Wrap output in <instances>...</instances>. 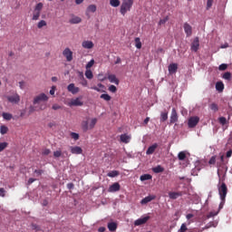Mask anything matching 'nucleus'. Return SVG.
I'll return each instance as SVG.
<instances>
[{
  "label": "nucleus",
  "instance_id": "f257e3e1",
  "mask_svg": "<svg viewBox=\"0 0 232 232\" xmlns=\"http://www.w3.org/2000/svg\"><path fill=\"white\" fill-rule=\"evenodd\" d=\"M133 6V0H122L121 9H120V14L121 15H126L128 12L131 11V8Z\"/></svg>",
  "mask_w": 232,
  "mask_h": 232
},
{
  "label": "nucleus",
  "instance_id": "f03ea898",
  "mask_svg": "<svg viewBox=\"0 0 232 232\" xmlns=\"http://www.w3.org/2000/svg\"><path fill=\"white\" fill-rule=\"evenodd\" d=\"M43 6H44V5H43V3H38L35 7L34 10L33 12V21H39V17H41V12L43 10Z\"/></svg>",
  "mask_w": 232,
  "mask_h": 232
},
{
  "label": "nucleus",
  "instance_id": "7ed1b4c3",
  "mask_svg": "<svg viewBox=\"0 0 232 232\" xmlns=\"http://www.w3.org/2000/svg\"><path fill=\"white\" fill-rule=\"evenodd\" d=\"M220 200H224L227 196V186L223 182L218 187Z\"/></svg>",
  "mask_w": 232,
  "mask_h": 232
},
{
  "label": "nucleus",
  "instance_id": "20e7f679",
  "mask_svg": "<svg viewBox=\"0 0 232 232\" xmlns=\"http://www.w3.org/2000/svg\"><path fill=\"white\" fill-rule=\"evenodd\" d=\"M63 57H65L67 63H72L73 61V52L70 48H65L63 52Z\"/></svg>",
  "mask_w": 232,
  "mask_h": 232
},
{
  "label": "nucleus",
  "instance_id": "39448f33",
  "mask_svg": "<svg viewBox=\"0 0 232 232\" xmlns=\"http://www.w3.org/2000/svg\"><path fill=\"white\" fill-rule=\"evenodd\" d=\"M8 102H11V104H18V102H21V97L19 94L15 93L13 95L7 96Z\"/></svg>",
  "mask_w": 232,
  "mask_h": 232
},
{
  "label": "nucleus",
  "instance_id": "423d86ee",
  "mask_svg": "<svg viewBox=\"0 0 232 232\" xmlns=\"http://www.w3.org/2000/svg\"><path fill=\"white\" fill-rule=\"evenodd\" d=\"M48 101V96L45 93H41L34 99V104H39V102H46Z\"/></svg>",
  "mask_w": 232,
  "mask_h": 232
},
{
  "label": "nucleus",
  "instance_id": "0eeeda50",
  "mask_svg": "<svg viewBox=\"0 0 232 232\" xmlns=\"http://www.w3.org/2000/svg\"><path fill=\"white\" fill-rule=\"evenodd\" d=\"M175 122H179V114L177 113V110L173 108L170 114L169 123L175 124Z\"/></svg>",
  "mask_w": 232,
  "mask_h": 232
},
{
  "label": "nucleus",
  "instance_id": "6e6552de",
  "mask_svg": "<svg viewBox=\"0 0 232 232\" xmlns=\"http://www.w3.org/2000/svg\"><path fill=\"white\" fill-rule=\"evenodd\" d=\"M200 118H198V116L191 117L188 122V128H195V126L198 124Z\"/></svg>",
  "mask_w": 232,
  "mask_h": 232
},
{
  "label": "nucleus",
  "instance_id": "1a4fd4ad",
  "mask_svg": "<svg viewBox=\"0 0 232 232\" xmlns=\"http://www.w3.org/2000/svg\"><path fill=\"white\" fill-rule=\"evenodd\" d=\"M198 48H200V42L198 40V37H196L191 44L190 50L192 52H198Z\"/></svg>",
  "mask_w": 232,
  "mask_h": 232
},
{
  "label": "nucleus",
  "instance_id": "9d476101",
  "mask_svg": "<svg viewBox=\"0 0 232 232\" xmlns=\"http://www.w3.org/2000/svg\"><path fill=\"white\" fill-rule=\"evenodd\" d=\"M67 90H68V92H70V93H72V95H75V94L79 93V92H81V89H79V87H76L75 83H70L67 86Z\"/></svg>",
  "mask_w": 232,
  "mask_h": 232
},
{
  "label": "nucleus",
  "instance_id": "9b49d317",
  "mask_svg": "<svg viewBox=\"0 0 232 232\" xmlns=\"http://www.w3.org/2000/svg\"><path fill=\"white\" fill-rule=\"evenodd\" d=\"M109 193H116V191H121V184L119 182H115L111 185L108 188Z\"/></svg>",
  "mask_w": 232,
  "mask_h": 232
},
{
  "label": "nucleus",
  "instance_id": "f8f14e48",
  "mask_svg": "<svg viewBox=\"0 0 232 232\" xmlns=\"http://www.w3.org/2000/svg\"><path fill=\"white\" fill-rule=\"evenodd\" d=\"M82 97L72 99L68 105L69 106H82V104H84V103L82 102Z\"/></svg>",
  "mask_w": 232,
  "mask_h": 232
},
{
  "label": "nucleus",
  "instance_id": "ddd939ff",
  "mask_svg": "<svg viewBox=\"0 0 232 232\" xmlns=\"http://www.w3.org/2000/svg\"><path fill=\"white\" fill-rule=\"evenodd\" d=\"M148 220H150V216L140 218L134 221V226H142V225L146 224V222H148Z\"/></svg>",
  "mask_w": 232,
  "mask_h": 232
},
{
  "label": "nucleus",
  "instance_id": "4468645a",
  "mask_svg": "<svg viewBox=\"0 0 232 232\" xmlns=\"http://www.w3.org/2000/svg\"><path fill=\"white\" fill-rule=\"evenodd\" d=\"M70 150H71V153H72V155H82V148H81L79 146H71Z\"/></svg>",
  "mask_w": 232,
  "mask_h": 232
},
{
  "label": "nucleus",
  "instance_id": "2eb2a0df",
  "mask_svg": "<svg viewBox=\"0 0 232 232\" xmlns=\"http://www.w3.org/2000/svg\"><path fill=\"white\" fill-rule=\"evenodd\" d=\"M183 28L185 30V34H187V37L191 36V34H193V28L191 27V25H189V24L185 23L183 25Z\"/></svg>",
  "mask_w": 232,
  "mask_h": 232
},
{
  "label": "nucleus",
  "instance_id": "dca6fc26",
  "mask_svg": "<svg viewBox=\"0 0 232 232\" xmlns=\"http://www.w3.org/2000/svg\"><path fill=\"white\" fill-rule=\"evenodd\" d=\"M182 195H183L182 191L169 192V197L171 200H177V198H179V197H182Z\"/></svg>",
  "mask_w": 232,
  "mask_h": 232
},
{
  "label": "nucleus",
  "instance_id": "f3484780",
  "mask_svg": "<svg viewBox=\"0 0 232 232\" xmlns=\"http://www.w3.org/2000/svg\"><path fill=\"white\" fill-rule=\"evenodd\" d=\"M82 48H85L86 50H92V48H93L94 44H93V42H92V41H83L82 43Z\"/></svg>",
  "mask_w": 232,
  "mask_h": 232
},
{
  "label": "nucleus",
  "instance_id": "a211bd4d",
  "mask_svg": "<svg viewBox=\"0 0 232 232\" xmlns=\"http://www.w3.org/2000/svg\"><path fill=\"white\" fill-rule=\"evenodd\" d=\"M157 148H159V144L154 143L151 146H150L146 151L147 155H153V153H155V150H157Z\"/></svg>",
  "mask_w": 232,
  "mask_h": 232
},
{
  "label": "nucleus",
  "instance_id": "6ab92c4d",
  "mask_svg": "<svg viewBox=\"0 0 232 232\" xmlns=\"http://www.w3.org/2000/svg\"><path fill=\"white\" fill-rule=\"evenodd\" d=\"M155 198H156V197L154 195L147 196L143 199H141L140 204H142V206H144L145 204L151 202V200H155Z\"/></svg>",
  "mask_w": 232,
  "mask_h": 232
},
{
  "label": "nucleus",
  "instance_id": "aec40b11",
  "mask_svg": "<svg viewBox=\"0 0 232 232\" xmlns=\"http://www.w3.org/2000/svg\"><path fill=\"white\" fill-rule=\"evenodd\" d=\"M177 70H179V64L177 63H170L169 65V73H177Z\"/></svg>",
  "mask_w": 232,
  "mask_h": 232
},
{
  "label": "nucleus",
  "instance_id": "412c9836",
  "mask_svg": "<svg viewBox=\"0 0 232 232\" xmlns=\"http://www.w3.org/2000/svg\"><path fill=\"white\" fill-rule=\"evenodd\" d=\"M120 139H121V142H123L124 144H128L130 140H131V137H130V135L128 134H121L120 136Z\"/></svg>",
  "mask_w": 232,
  "mask_h": 232
},
{
  "label": "nucleus",
  "instance_id": "4be33fe9",
  "mask_svg": "<svg viewBox=\"0 0 232 232\" xmlns=\"http://www.w3.org/2000/svg\"><path fill=\"white\" fill-rule=\"evenodd\" d=\"M108 79L110 82H113L114 84L119 85V80L117 79V76L115 74H109Z\"/></svg>",
  "mask_w": 232,
  "mask_h": 232
},
{
  "label": "nucleus",
  "instance_id": "5701e85b",
  "mask_svg": "<svg viewBox=\"0 0 232 232\" xmlns=\"http://www.w3.org/2000/svg\"><path fill=\"white\" fill-rule=\"evenodd\" d=\"M107 227H108L109 231H111V232L117 231V223L110 222V223H108Z\"/></svg>",
  "mask_w": 232,
  "mask_h": 232
},
{
  "label": "nucleus",
  "instance_id": "b1692460",
  "mask_svg": "<svg viewBox=\"0 0 232 232\" xmlns=\"http://www.w3.org/2000/svg\"><path fill=\"white\" fill-rule=\"evenodd\" d=\"M82 21V19H81V17L74 16L69 21V23H71V24H79V23H81Z\"/></svg>",
  "mask_w": 232,
  "mask_h": 232
},
{
  "label": "nucleus",
  "instance_id": "393cba45",
  "mask_svg": "<svg viewBox=\"0 0 232 232\" xmlns=\"http://www.w3.org/2000/svg\"><path fill=\"white\" fill-rule=\"evenodd\" d=\"M216 90H217L218 92H224V82H218L216 83Z\"/></svg>",
  "mask_w": 232,
  "mask_h": 232
},
{
  "label": "nucleus",
  "instance_id": "a878e982",
  "mask_svg": "<svg viewBox=\"0 0 232 232\" xmlns=\"http://www.w3.org/2000/svg\"><path fill=\"white\" fill-rule=\"evenodd\" d=\"M151 179H153V177L150 174H144V175H141L140 178L141 182H144V180H151Z\"/></svg>",
  "mask_w": 232,
  "mask_h": 232
},
{
  "label": "nucleus",
  "instance_id": "bb28decb",
  "mask_svg": "<svg viewBox=\"0 0 232 232\" xmlns=\"http://www.w3.org/2000/svg\"><path fill=\"white\" fill-rule=\"evenodd\" d=\"M82 129L83 131H88V130H90V125H88V121H82Z\"/></svg>",
  "mask_w": 232,
  "mask_h": 232
},
{
  "label": "nucleus",
  "instance_id": "cd10ccee",
  "mask_svg": "<svg viewBox=\"0 0 232 232\" xmlns=\"http://www.w3.org/2000/svg\"><path fill=\"white\" fill-rule=\"evenodd\" d=\"M152 171L154 173H162L164 171V168H162V166L158 165L157 167L152 169Z\"/></svg>",
  "mask_w": 232,
  "mask_h": 232
},
{
  "label": "nucleus",
  "instance_id": "c85d7f7f",
  "mask_svg": "<svg viewBox=\"0 0 232 232\" xmlns=\"http://www.w3.org/2000/svg\"><path fill=\"white\" fill-rule=\"evenodd\" d=\"M0 133L1 135H6V133H8V127H6V125H1Z\"/></svg>",
  "mask_w": 232,
  "mask_h": 232
},
{
  "label": "nucleus",
  "instance_id": "c756f323",
  "mask_svg": "<svg viewBox=\"0 0 232 232\" xmlns=\"http://www.w3.org/2000/svg\"><path fill=\"white\" fill-rule=\"evenodd\" d=\"M87 12H92V14H95V12H97V5H90L87 7Z\"/></svg>",
  "mask_w": 232,
  "mask_h": 232
},
{
  "label": "nucleus",
  "instance_id": "7c9ffc66",
  "mask_svg": "<svg viewBox=\"0 0 232 232\" xmlns=\"http://www.w3.org/2000/svg\"><path fill=\"white\" fill-rule=\"evenodd\" d=\"M111 6H113L114 8H117V6L121 5L120 0H110Z\"/></svg>",
  "mask_w": 232,
  "mask_h": 232
},
{
  "label": "nucleus",
  "instance_id": "2f4dec72",
  "mask_svg": "<svg viewBox=\"0 0 232 232\" xmlns=\"http://www.w3.org/2000/svg\"><path fill=\"white\" fill-rule=\"evenodd\" d=\"M218 225V222H209L208 225L205 226V227H203L204 229H209V227H217V226Z\"/></svg>",
  "mask_w": 232,
  "mask_h": 232
},
{
  "label": "nucleus",
  "instance_id": "473e14b6",
  "mask_svg": "<svg viewBox=\"0 0 232 232\" xmlns=\"http://www.w3.org/2000/svg\"><path fill=\"white\" fill-rule=\"evenodd\" d=\"M135 46L136 48H138V50H140V48H142V43L140 42V38H135Z\"/></svg>",
  "mask_w": 232,
  "mask_h": 232
},
{
  "label": "nucleus",
  "instance_id": "72a5a7b5",
  "mask_svg": "<svg viewBox=\"0 0 232 232\" xmlns=\"http://www.w3.org/2000/svg\"><path fill=\"white\" fill-rule=\"evenodd\" d=\"M85 77L86 79H93V72H92V70L87 69L85 71Z\"/></svg>",
  "mask_w": 232,
  "mask_h": 232
},
{
  "label": "nucleus",
  "instance_id": "f704fd0d",
  "mask_svg": "<svg viewBox=\"0 0 232 232\" xmlns=\"http://www.w3.org/2000/svg\"><path fill=\"white\" fill-rule=\"evenodd\" d=\"M95 124H97V118L92 119L89 124V130H93L95 128Z\"/></svg>",
  "mask_w": 232,
  "mask_h": 232
},
{
  "label": "nucleus",
  "instance_id": "c9c22d12",
  "mask_svg": "<svg viewBox=\"0 0 232 232\" xmlns=\"http://www.w3.org/2000/svg\"><path fill=\"white\" fill-rule=\"evenodd\" d=\"M80 77L82 79V82H81L82 86H88V81L84 79V74H82V72H80Z\"/></svg>",
  "mask_w": 232,
  "mask_h": 232
},
{
  "label": "nucleus",
  "instance_id": "e433bc0d",
  "mask_svg": "<svg viewBox=\"0 0 232 232\" xmlns=\"http://www.w3.org/2000/svg\"><path fill=\"white\" fill-rule=\"evenodd\" d=\"M111 179H113L115 177H119V171L118 170H112L107 174Z\"/></svg>",
  "mask_w": 232,
  "mask_h": 232
},
{
  "label": "nucleus",
  "instance_id": "4c0bfd02",
  "mask_svg": "<svg viewBox=\"0 0 232 232\" xmlns=\"http://www.w3.org/2000/svg\"><path fill=\"white\" fill-rule=\"evenodd\" d=\"M209 108L212 111L216 113V111H218V104L213 102L209 105Z\"/></svg>",
  "mask_w": 232,
  "mask_h": 232
},
{
  "label": "nucleus",
  "instance_id": "58836bf2",
  "mask_svg": "<svg viewBox=\"0 0 232 232\" xmlns=\"http://www.w3.org/2000/svg\"><path fill=\"white\" fill-rule=\"evenodd\" d=\"M6 148H8V142H6V141L0 142V153H1V151H5V150H6Z\"/></svg>",
  "mask_w": 232,
  "mask_h": 232
},
{
  "label": "nucleus",
  "instance_id": "ea45409f",
  "mask_svg": "<svg viewBox=\"0 0 232 232\" xmlns=\"http://www.w3.org/2000/svg\"><path fill=\"white\" fill-rule=\"evenodd\" d=\"M178 159H179V160H186V152L185 151H180L178 154Z\"/></svg>",
  "mask_w": 232,
  "mask_h": 232
},
{
  "label": "nucleus",
  "instance_id": "a19ab883",
  "mask_svg": "<svg viewBox=\"0 0 232 232\" xmlns=\"http://www.w3.org/2000/svg\"><path fill=\"white\" fill-rule=\"evenodd\" d=\"M2 117L5 120V121H12V114L8 113V112H4L2 114Z\"/></svg>",
  "mask_w": 232,
  "mask_h": 232
},
{
  "label": "nucleus",
  "instance_id": "79ce46f5",
  "mask_svg": "<svg viewBox=\"0 0 232 232\" xmlns=\"http://www.w3.org/2000/svg\"><path fill=\"white\" fill-rule=\"evenodd\" d=\"M160 121L161 122H166V121H168V112H161Z\"/></svg>",
  "mask_w": 232,
  "mask_h": 232
},
{
  "label": "nucleus",
  "instance_id": "37998d69",
  "mask_svg": "<svg viewBox=\"0 0 232 232\" xmlns=\"http://www.w3.org/2000/svg\"><path fill=\"white\" fill-rule=\"evenodd\" d=\"M223 79H225L226 81H231V72H227L223 74Z\"/></svg>",
  "mask_w": 232,
  "mask_h": 232
},
{
  "label": "nucleus",
  "instance_id": "c03bdc74",
  "mask_svg": "<svg viewBox=\"0 0 232 232\" xmlns=\"http://www.w3.org/2000/svg\"><path fill=\"white\" fill-rule=\"evenodd\" d=\"M101 99H103V101H111V96H110V94H102Z\"/></svg>",
  "mask_w": 232,
  "mask_h": 232
},
{
  "label": "nucleus",
  "instance_id": "a18cd8bd",
  "mask_svg": "<svg viewBox=\"0 0 232 232\" xmlns=\"http://www.w3.org/2000/svg\"><path fill=\"white\" fill-rule=\"evenodd\" d=\"M168 21H169V16H166L165 18L160 19L159 22V24L160 25L166 24V23H168Z\"/></svg>",
  "mask_w": 232,
  "mask_h": 232
},
{
  "label": "nucleus",
  "instance_id": "49530a36",
  "mask_svg": "<svg viewBox=\"0 0 232 232\" xmlns=\"http://www.w3.org/2000/svg\"><path fill=\"white\" fill-rule=\"evenodd\" d=\"M188 231V227L186 226V223L181 224L180 228L178 230V232H186Z\"/></svg>",
  "mask_w": 232,
  "mask_h": 232
},
{
  "label": "nucleus",
  "instance_id": "de8ad7c7",
  "mask_svg": "<svg viewBox=\"0 0 232 232\" xmlns=\"http://www.w3.org/2000/svg\"><path fill=\"white\" fill-rule=\"evenodd\" d=\"M219 72H224L225 70H227V63H222L218 66Z\"/></svg>",
  "mask_w": 232,
  "mask_h": 232
},
{
  "label": "nucleus",
  "instance_id": "09e8293b",
  "mask_svg": "<svg viewBox=\"0 0 232 232\" xmlns=\"http://www.w3.org/2000/svg\"><path fill=\"white\" fill-rule=\"evenodd\" d=\"M93 64H95V60H91L85 66L86 70H90Z\"/></svg>",
  "mask_w": 232,
  "mask_h": 232
},
{
  "label": "nucleus",
  "instance_id": "8fccbe9b",
  "mask_svg": "<svg viewBox=\"0 0 232 232\" xmlns=\"http://www.w3.org/2000/svg\"><path fill=\"white\" fill-rule=\"evenodd\" d=\"M63 155V151L61 150H56L53 152V157H55V159H59V157H61Z\"/></svg>",
  "mask_w": 232,
  "mask_h": 232
},
{
  "label": "nucleus",
  "instance_id": "3c124183",
  "mask_svg": "<svg viewBox=\"0 0 232 232\" xmlns=\"http://www.w3.org/2000/svg\"><path fill=\"white\" fill-rule=\"evenodd\" d=\"M43 26H46V21L44 20H41L37 24L38 28H43Z\"/></svg>",
  "mask_w": 232,
  "mask_h": 232
},
{
  "label": "nucleus",
  "instance_id": "603ef678",
  "mask_svg": "<svg viewBox=\"0 0 232 232\" xmlns=\"http://www.w3.org/2000/svg\"><path fill=\"white\" fill-rule=\"evenodd\" d=\"M71 137L72 139H73L74 140H79V134L77 132H72L71 133Z\"/></svg>",
  "mask_w": 232,
  "mask_h": 232
},
{
  "label": "nucleus",
  "instance_id": "864d4df0",
  "mask_svg": "<svg viewBox=\"0 0 232 232\" xmlns=\"http://www.w3.org/2000/svg\"><path fill=\"white\" fill-rule=\"evenodd\" d=\"M217 215H218V212H209L207 216V218H211L213 217H217Z\"/></svg>",
  "mask_w": 232,
  "mask_h": 232
},
{
  "label": "nucleus",
  "instance_id": "5fc2aeb1",
  "mask_svg": "<svg viewBox=\"0 0 232 232\" xmlns=\"http://www.w3.org/2000/svg\"><path fill=\"white\" fill-rule=\"evenodd\" d=\"M109 92H111V93H116L117 92V87L115 85H111L109 87Z\"/></svg>",
  "mask_w": 232,
  "mask_h": 232
},
{
  "label": "nucleus",
  "instance_id": "6e6d98bb",
  "mask_svg": "<svg viewBox=\"0 0 232 232\" xmlns=\"http://www.w3.org/2000/svg\"><path fill=\"white\" fill-rule=\"evenodd\" d=\"M213 1L214 0H208L207 1V10H209V8H211V6H213Z\"/></svg>",
  "mask_w": 232,
  "mask_h": 232
},
{
  "label": "nucleus",
  "instance_id": "4d7b16f0",
  "mask_svg": "<svg viewBox=\"0 0 232 232\" xmlns=\"http://www.w3.org/2000/svg\"><path fill=\"white\" fill-rule=\"evenodd\" d=\"M217 163V157L212 156L208 161V164H216Z\"/></svg>",
  "mask_w": 232,
  "mask_h": 232
},
{
  "label": "nucleus",
  "instance_id": "13d9d810",
  "mask_svg": "<svg viewBox=\"0 0 232 232\" xmlns=\"http://www.w3.org/2000/svg\"><path fill=\"white\" fill-rule=\"evenodd\" d=\"M219 122H220V124H222L224 126V124H226V122H227V120L226 119V117H220Z\"/></svg>",
  "mask_w": 232,
  "mask_h": 232
},
{
  "label": "nucleus",
  "instance_id": "bf43d9fd",
  "mask_svg": "<svg viewBox=\"0 0 232 232\" xmlns=\"http://www.w3.org/2000/svg\"><path fill=\"white\" fill-rule=\"evenodd\" d=\"M52 153V150L50 149H45L42 151V155H50Z\"/></svg>",
  "mask_w": 232,
  "mask_h": 232
},
{
  "label": "nucleus",
  "instance_id": "052dcab7",
  "mask_svg": "<svg viewBox=\"0 0 232 232\" xmlns=\"http://www.w3.org/2000/svg\"><path fill=\"white\" fill-rule=\"evenodd\" d=\"M6 196V190H5L3 188H0V197L5 198Z\"/></svg>",
  "mask_w": 232,
  "mask_h": 232
},
{
  "label": "nucleus",
  "instance_id": "680f3d73",
  "mask_svg": "<svg viewBox=\"0 0 232 232\" xmlns=\"http://www.w3.org/2000/svg\"><path fill=\"white\" fill-rule=\"evenodd\" d=\"M55 90H57V87L53 86L50 90V94L51 95H55Z\"/></svg>",
  "mask_w": 232,
  "mask_h": 232
},
{
  "label": "nucleus",
  "instance_id": "e2e57ef3",
  "mask_svg": "<svg viewBox=\"0 0 232 232\" xmlns=\"http://www.w3.org/2000/svg\"><path fill=\"white\" fill-rule=\"evenodd\" d=\"M224 204H226V198L225 199H221V202L219 204V210L222 209V208H224Z\"/></svg>",
  "mask_w": 232,
  "mask_h": 232
},
{
  "label": "nucleus",
  "instance_id": "0e129e2a",
  "mask_svg": "<svg viewBox=\"0 0 232 232\" xmlns=\"http://www.w3.org/2000/svg\"><path fill=\"white\" fill-rule=\"evenodd\" d=\"M54 111H56V110H61V105H59V104H53V107H52Z\"/></svg>",
  "mask_w": 232,
  "mask_h": 232
},
{
  "label": "nucleus",
  "instance_id": "69168bd1",
  "mask_svg": "<svg viewBox=\"0 0 232 232\" xmlns=\"http://www.w3.org/2000/svg\"><path fill=\"white\" fill-rule=\"evenodd\" d=\"M67 188H68L69 189H73V188H75V185H73V183H68V184H67Z\"/></svg>",
  "mask_w": 232,
  "mask_h": 232
},
{
  "label": "nucleus",
  "instance_id": "338daca9",
  "mask_svg": "<svg viewBox=\"0 0 232 232\" xmlns=\"http://www.w3.org/2000/svg\"><path fill=\"white\" fill-rule=\"evenodd\" d=\"M19 86L21 90H24V82H19Z\"/></svg>",
  "mask_w": 232,
  "mask_h": 232
},
{
  "label": "nucleus",
  "instance_id": "774afa93",
  "mask_svg": "<svg viewBox=\"0 0 232 232\" xmlns=\"http://www.w3.org/2000/svg\"><path fill=\"white\" fill-rule=\"evenodd\" d=\"M231 155H232V150H228V151L227 152V159H229V157H231Z\"/></svg>",
  "mask_w": 232,
  "mask_h": 232
}]
</instances>
